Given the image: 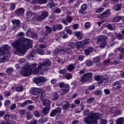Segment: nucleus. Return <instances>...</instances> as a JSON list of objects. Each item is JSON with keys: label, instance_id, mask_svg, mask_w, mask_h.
Segmentation results:
<instances>
[{"label": "nucleus", "instance_id": "obj_1", "mask_svg": "<svg viewBox=\"0 0 124 124\" xmlns=\"http://www.w3.org/2000/svg\"><path fill=\"white\" fill-rule=\"evenodd\" d=\"M32 41L30 39L24 38L22 40L21 39H18L16 41L11 44L13 46L14 50L16 52L25 54L26 49L32 48Z\"/></svg>", "mask_w": 124, "mask_h": 124}, {"label": "nucleus", "instance_id": "obj_2", "mask_svg": "<svg viewBox=\"0 0 124 124\" xmlns=\"http://www.w3.org/2000/svg\"><path fill=\"white\" fill-rule=\"evenodd\" d=\"M10 46L5 45L0 48V62H6L9 60Z\"/></svg>", "mask_w": 124, "mask_h": 124}, {"label": "nucleus", "instance_id": "obj_3", "mask_svg": "<svg viewBox=\"0 0 124 124\" xmlns=\"http://www.w3.org/2000/svg\"><path fill=\"white\" fill-rule=\"evenodd\" d=\"M102 117V114L95 112L92 115H89L84 119V123L88 124H96L98 119Z\"/></svg>", "mask_w": 124, "mask_h": 124}, {"label": "nucleus", "instance_id": "obj_4", "mask_svg": "<svg viewBox=\"0 0 124 124\" xmlns=\"http://www.w3.org/2000/svg\"><path fill=\"white\" fill-rule=\"evenodd\" d=\"M46 69V66H45L44 63L40 62L38 64V67L32 71V73L33 74H36V75L44 74Z\"/></svg>", "mask_w": 124, "mask_h": 124}, {"label": "nucleus", "instance_id": "obj_5", "mask_svg": "<svg viewBox=\"0 0 124 124\" xmlns=\"http://www.w3.org/2000/svg\"><path fill=\"white\" fill-rule=\"evenodd\" d=\"M107 36L105 35H101L98 38L97 44H99L101 48H104L107 45Z\"/></svg>", "mask_w": 124, "mask_h": 124}, {"label": "nucleus", "instance_id": "obj_6", "mask_svg": "<svg viewBox=\"0 0 124 124\" xmlns=\"http://www.w3.org/2000/svg\"><path fill=\"white\" fill-rule=\"evenodd\" d=\"M46 81H47V79L44 77H38V78L33 79V82H34L37 86H43Z\"/></svg>", "mask_w": 124, "mask_h": 124}, {"label": "nucleus", "instance_id": "obj_7", "mask_svg": "<svg viewBox=\"0 0 124 124\" xmlns=\"http://www.w3.org/2000/svg\"><path fill=\"white\" fill-rule=\"evenodd\" d=\"M93 78V74L91 73H87L83 75L81 78V82L84 83V82H90Z\"/></svg>", "mask_w": 124, "mask_h": 124}, {"label": "nucleus", "instance_id": "obj_8", "mask_svg": "<svg viewBox=\"0 0 124 124\" xmlns=\"http://www.w3.org/2000/svg\"><path fill=\"white\" fill-rule=\"evenodd\" d=\"M27 18L28 22H33L36 19V15L34 13L29 12L27 15Z\"/></svg>", "mask_w": 124, "mask_h": 124}, {"label": "nucleus", "instance_id": "obj_9", "mask_svg": "<svg viewBox=\"0 0 124 124\" xmlns=\"http://www.w3.org/2000/svg\"><path fill=\"white\" fill-rule=\"evenodd\" d=\"M21 74L22 76L24 77H28V76H31V70L28 69H24L21 72Z\"/></svg>", "mask_w": 124, "mask_h": 124}, {"label": "nucleus", "instance_id": "obj_10", "mask_svg": "<svg viewBox=\"0 0 124 124\" xmlns=\"http://www.w3.org/2000/svg\"><path fill=\"white\" fill-rule=\"evenodd\" d=\"M60 113H62V108L58 107L51 111L50 116V117H55L57 115V114H60Z\"/></svg>", "mask_w": 124, "mask_h": 124}, {"label": "nucleus", "instance_id": "obj_11", "mask_svg": "<svg viewBox=\"0 0 124 124\" xmlns=\"http://www.w3.org/2000/svg\"><path fill=\"white\" fill-rule=\"evenodd\" d=\"M70 106V103L67 101H64L62 102V109L64 112H66Z\"/></svg>", "mask_w": 124, "mask_h": 124}, {"label": "nucleus", "instance_id": "obj_12", "mask_svg": "<svg viewBox=\"0 0 124 124\" xmlns=\"http://www.w3.org/2000/svg\"><path fill=\"white\" fill-rule=\"evenodd\" d=\"M71 52V48L69 47H65L63 49H60L59 51V54H61L62 55H67V54H69Z\"/></svg>", "mask_w": 124, "mask_h": 124}, {"label": "nucleus", "instance_id": "obj_13", "mask_svg": "<svg viewBox=\"0 0 124 124\" xmlns=\"http://www.w3.org/2000/svg\"><path fill=\"white\" fill-rule=\"evenodd\" d=\"M42 92V89H39V88H32L30 90V93L31 94H33L34 95H37L38 93Z\"/></svg>", "mask_w": 124, "mask_h": 124}, {"label": "nucleus", "instance_id": "obj_14", "mask_svg": "<svg viewBox=\"0 0 124 124\" xmlns=\"http://www.w3.org/2000/svg\"><path fill=\"white\" fill-rule=\"evenodd\" d=\"M12 23L14 25V28L15 29H19L20 26L21 25V21L19 19H13L12 20Z\"/></svg>", "mask_w": 124, "mask_h": 124}, {"label": "nucleus", "instance_id": "obj_15", "mask_svg": "<svg viewBox=\"0 0 124 124\" xmlns=\"http://www.w3.org/2000/svg\"><path fill=\"white\" fill-rule=\"evenodd\" d=\"M111 15L110 10H107L104 11L101 15H100V18L103 19V18H106V17H109Z\"/></svg>", "mask_w": 124, "mask_h": 124}, {"label": "nucleus", "instance_id": "obj_16", "mask_svg": "<svg viewBox=\"0 0 124 124\" xmlns=\"http://www.w3.org/2000/svg\"><path fill=\"white\" fill-rule=\"evenodd\" d=\"M113 87H115V90L117 91L122 89V84L120 81H116L112 84Z\"/></svg>", "mask_w": 124, "mask_h": 124}, {"label": "nucleus", "instance_id": "obj_17", "mask_svg": "<svg viewBox=\"0 0 124 124\" xmlns=\"http://www.w3.org/2000/svg\"><path fill=\"white\" fill-rule=\"evenodd\" d=\"M45 29H46V31L45 32V34L46 36H47V34L51 33L52 31H53V29H52V27L49 26H46Z\"/></svg>", "mask_w": 124, "mask_h": 124}, {"label": "nucleus", "instance_id": "obj_18", "mask_svg": "<svg viewBox=\"0 0 124 124\" xmlns=\"http://www.w3.org/2000/svg\"><path fill=\"white\" fill-rule=\"evenodd\" d=\"M113 22H120V21L124 22V16H115L113 18Z\"/></svg>", "mask_w": 124, "mask_h": 124}, {"label": "nucleus", "instance_id": "obj_19", "mask_svg": "<svg viewBox=\"0 0 124 124\" xmlns=\"http://www.w3.org/2000/svg\"><path fill=\"white\" fill-rule=\"evenodd\" d=\"M70 91V86L68 84L65 85L62 90V93L63 94H66L68 93V92Z\"/></svg>", "mask_w": 124, "mask_h": 124}, {"label": "nucleus", "instance_id": "obj_20", "mask_svg": "<svg viewBox=\"0 0 124 124\" xmlns=\"http://www.w3.org/2000/svg\"><path fill=\"white\" fill-rule=\"evenodd\" d=\"M93 51V47H90L84 49V53L86 56H89Z\"/></svg>", "mask_w": 124, "mask_h": 124}, {"label": "nucleus", "instance_id": "obj_21", "mask_svg": "<svg viewBox=\"0 0 124 124\" xmlns=\"http://www.w3.org/2000/svg\"><path fill=\"white\" fill-rule=\"evenodd\" d=\"M43 114L44 116L48 115L49 112H50V107H44L42 108Z\"/></svg>", "mask_w": 124, "mask_h": 124}, {"label": "nucleus", "instance_id": "obj_22", "mask_svg": "<svg viewBox=\"0 0 124 124\" xmlns=\"http://www.w3.org/2000/svg\"><path fill=\"white\" fill-rule=\"evenodd\" d=\"M83 116L86 117V116L89 117V116H92L93 114V111H90L89 109H85L83 112Z\"/></svg>", "mask_w": 124, "mask_h": 124}, {"label": "nucleus", "instance_id": "obj_23", "mask_svg": "<svg viewBox=\"0 0 124 124\" xmlns=\"http://www.w3.org/2000/svg\"><path fill=\"white\" fill-rule=\"evenodd\" d=\"M43 106H46V107H49L51 104V101L48 99L44 100L43 101Z\"/></svg>", "mask_w": 124, "mask_h": 124}, {"label": "nucleus", "instance_id": "obj_24", "mask_svg": "<svg viewBox=\"0 0 124 124\" xmlns=\"http://www.w3.org/2000/svg\"><path fill=\"white\" fill-rule=\"evenodd\" d=\"M51 98L52 100H58V99L60 98V95H59L57 93H52Z\"/></svg>", "mask_w": 124, "mask_h": 124}, {"label": "nucleus", "instance_id": "obj_25", "mask_svg": "<svg viewBox=\"0 0 124 124\" xmlns=\"http://www.w3.org/2000/svg\"><path fill=\"white\" fill-rule=\"evenodd\" d=\"M25 36V33H23V32H19L18 33L16 37L17 39H21V40H23L25 38H24Z\"/></svg>", "mask_w": 124, "mask_h": 124}, {"label": "nucleus", "instance_id": "obj_26", "mask_svg": "<svg viewBox=\"0 0 124 124\" xmlns=\"http://www.w3.org/2000/svg\"><path fill=\"white\" fill-rule=\"evenodd\" d=\"M75 35L76 36H77L78 39H79V40H81L82 38H83V37L84 35L81 33V32L80 31H77L75 32Z\"/></svg>", "mask_w": 124, "mask_h": 124}, {"label": "nucleus", "instance_id": "obj_27", "mask_svg": "<svg viewBox=\"0 0 124 124\" xmlns=\"http://www.w3.org/2000/svg\"><path fill=\"white\" fill-rule=\"evenodd\" d=\"M59 35L61 37H62L63 39H65V38H68V34L65 33L64 31H62L59 32Z\"/></svg>", "mask_w": 124, "mask_h": 124}, {"label": "nucleus", "instance_id": "obj_28", "mask_svg": "<svg viewBox=\"0 0 124 124\" xmlns=\"http://www.w3.org/2000/svg\"><path fill=\"white\" fill-rule=\"evenodd\" d=\"M54 6H56V4L54 2V1L52 0H49L48 1V4L47 5V7L52 8V7H54Z\"/></svg>", "mask_w": 124, "mask_h": 124}, {"label": "nucleus", "instance_id": "obj_29", "mask_svg": "<svg viewBox=\"0 0 124 124\" xmlns=\"http://www.w3.org/2000/svg\"><path fill=\"white\" fill-rule=\"evenodd\" d=\"M25 12V10L23 8H19L16 11V14L17 16H20L22 15Z\"/></svg>", "mask_w": 124, "mask_h": 124}, {"label": "nucleus", "instance_id": "obj_30", "mask_svg": "<svg viewBox=\"0 0 124 124\" xmlns=\"http://www.w3.org/2000/svg\"><path fill=\"white\" fill-rule=\"evenodd\" d=\"M84 45L83 44H82V42H78L76 43V47L77 49H78V50H80L81 48H83L84 47Z\"/></svg>", "mask_w": 124, "mask_h": 124}, {"label": "nucleus", "instance_id": "obj_31", "mask_svg": "<svg viewBox=\"0 0 124 124\" xmlns=\"http://www.w3.org/2000/svg\"><path fill=\"white\" fill-rule=\"evenodd\" d=\"M116 124H124V119L123 117H120L117 119L116 121Z\"/></svg>", "mask_w": 124, "mask_h": 124}, {"label": "nucleus", "instance_id": "obj_32", "mask_svg": "<svg viewBox=\"0 0 124 124\" xmlns=\"http://www.w3.org/2000/svg\"><path fill=\"white\" fill-rule=\"evenodd\" d=\"M43 63L46 67L50 66V65L52 64V62L49 60H46Z\"/></svg>", "mask_w": 124, "mask_h": 124}, {"label": "nucleus", "instance_id": "obj_33", "mask_svg": "<svg viewBox=\"0 0 124 124\" xmlns=\"http://www.w3.org/2000/svg\"><path fill=\"white\" fill-rule=\"evenodd\" d=\"M37 66V64L36 63H34L33 64H32L30 66L29 69H31L32 72V69H33V71L36 68L35 67H36Z\"/></svg>", "mask_w": 124, "mask_h": 124}, {"label": "nucleus", "instance_id": "obj_34", "mask_svg": "<svg viewBox=\"0 0 124 124\" xmlns=\"http://www.w3.org/2000/svg\"><path fill=\"white\" fill-rule=\"evenodd\" d=\"M75 69V66L73 64H70L67 67V70L68 71H73Z\"/></svg>", "mask_w": 124, "mask_h": 124}, {"label": "nucleus", "instance_id": "obj_35", "mask_svg": "<svg viewBox=\"0 0 124 124\" xmlns=\"http://www.w3.org/2000/svg\"><path fill=\"white\" fill-rule=\"evenodd\" d=\"M122 8V4H118L114 6V9L115 11H119V10H121Z\"/></svg>", "mask_w": 124, "mask_h": 124}, {"label": "nucleus", "instance_id": "obj_36", "mask_svg": "<svg viewBox=\"0 0 124 124\" xmlns=\"http://www.w3.org/2000/svg\"><path fill=\"white\" fill-rule=\"evenodd\" d=\"M37 53L39 54V55H44V50H43L41 47H38L37 49Z\"/></svg>", "mask_w": 124, "mask_h": 124}, {"label": "nucleus", "instance_id": "obj_37", "mask_svg": "<svg viewBox=\"0 0 124 124\" xmlns=\"http://www.w3.org/2000/svg\"><path fill=\"white\" fill-rule=\"evenodd\" d=\"M72 74L67 73L64 77L67 80H70V79H72Z\"/></svg>", "mask_w": 124, "mask_h": 124}, {"label": "nucleus", "instance_id": "obj_38", "mask_svg": "<svg viewBox=\"0 0 124 124\" xmlns=\"http://www.w3.org/2000/svg\"><path fill=\"white\" fill-rule=\"evenodd\" d=\"M14 71L13 70V68L12 67H8L6 70V73H8V74H11L13 72H14Z\"/></svg>", "mask_w": 124, "mask_h": 124}, {"label": "nucleus", "instance_id": "obj_39", "mask_svg": "<svg viewBox=\"0 0 124 124\" xmlns=\"http://www.w3.org/2000/svg\"><path fill=\"white\" fill-rule=\"evenodd\" d=\"M85 63L87 66H92L93 64V62L90 60H86Z\"/></svg>", "mask_w": 124, "mask_h": 124}, {"label": "nucleus", "instance_id": "obj_40", "mask_svg": "<svg viewBox=\"0 0 124 124\" xmlns=\"http://www.w3.org/2000/svg\"><path fill=\"white\" fill-rule=\"evenodd\" d=\"M66 20L68 23H71V22L73 21V18H72L70 16H66Z\"/></svg>", "mask_w": 124, "mask_h": 124}, {"label": "nucleus", "instance_id": "obj_41", "mask_svg": "<svg viewBox=\"0 0 124 124\" xmlns=\"http://www.w3.org/2000/svg\"><path fill=\"white\" fill-rule=\"evenodd\" d=\"M107 28L109 31H114L115 30V27H113L111 24H108L107 25Z\"/></svg>", "mask_w": 124, "mask_h": 124}, {"label": "nucleus", "instance_id": "obj_42", "mask_svg": "<svg viewBox=\"0 0 124 124\" xmlns=\"http://www.w3.org/2000/svg\"><path fill=\"white\" fill-rule=\"evenodd\" d=\"M111 60H110V59L103 61V63L105 64H106V65H109V64H111Z\"/></svg>", "mask_w": 124, "mask_h": 124}, {"label": "nucleus", "instance_id": "obj_43", "mask_svg": "<svg viewBox=\"0 0 124 124\" xmlns=\"http://www.w3.org/2000/svg\"><path fill=\"white\" fill-rule=\"evenodd\" d=\"M41 15L46 18V17H48V12L46 11H43L42 12Z\"/></svg>", "mask_w": 124, "mask_h": 124}, {"label": "nucleus", "instance_id": "obj_44", "mask_svg": "<svg viewBox=\"0 0 124 124\" xmlns=\"http://www.w3.org/2000/svg\"><path fill=\"white\" fill-rule=\"evenodd\" d=\"M16 4L15 3H12L10 5V10H11V11L14 10V9H15V8L16 7Z\"/></svg>", "mask_w": 124, "mask_h": 124}, {"label": "nucleus", "instance_id": "obj_45", "mask_svg": "<svg viewBox=\"0 0 124 124\" xmlns=\"http://www.w3.org/2000/svg\"><path fill=\"white\" fill-rule=\"evenodd\" d=\"M116 38L118 40H122V39H123V38H124V35H123V34H122L118 33L116 35Z\"/></svg>", "mask_w": 124, "mask_h": 124}, {"label": "nucleus", "instance_id": "obj_46", "mask_svg": "<svg viewBox=\"0 0 124 124\" xmlns=\"http://www.w3.org/2000/svg\"><path fill=\"white\" fill-rule=\"evenodd\" d=\"M37 19L38 21H39V22H42V21H43V20H45V17L40 15L39 16L37 17Z\"/></svg>", "mask_w": 124, "mask_h": 124}, {"label": "nucleus", "instance_id": "obj_47", "mask_svg": "<svg viewBox=\"0 0 124 124\" xmlns=\"http://www.w3.org/2000/svg\"><path fill=\"white\" fill-rule=\"evenodd\" d=\"M48 0H38V3L39 4H44L47 3Z\"/></svg>", "mask_w": 124, "mask_h": 124}, {"label": "nucleus", "instance_id": "obj_48", "mask_svg": "<svg viewBox=\"0 0 124 124\" xmlns=\"http://www.w3.org/2000/svg\"><path fill=\"white\" fill-rule=\"evenodd\" d=\"M30 55L31 56V57H33L34 58H35L36 57V51L35 50H32L30 54Z\"/></svg>", "mask_w": 124, "mask_h": 124}, {"label": "nucleus", "instance_id": "obj_49", "mask_svg": "<svg viewBox=\"0 0 124 124\" xmlns=\"http://www.w3.org/2000/svg\"><path fill=\"white\" fill-rule=\"evenodd\" d=\"M23 90H24V87L22 86H17L16 88V92H22Z\"/></svg>", "mask_w": 124, "mask_h": 124}, {"label": "nucleus", "instance_id": "obj_50", "mask_svg": "<svg viewBox=\"0 0 124 124\" xmlns=\"http://www.w3.org/2000/svg\"><path fill=\"white\" fill-rule=\"evenodd\" d=\"M78 13L79 14H83L85 15V14H87V12H86L85 10H83L82 8H81L78 10Z\"/></svg>", "mask_w": 124, "mask_h": 124}, {"label": "nucleus", "instance_id": "obj_51", "mask_svg": "<svg viewBox=\"0 0 124 124\" xmlns=\"http://www.w3.org/2000/svg\"><path fill=\"white\" fill-rule=\"evenodd\" d=\"M95 95H99V94H102V91L101 90H96L94 92Z\"/></svg>", "mask_w": 124, "mask_h": 124}, {"label": "nucleus", "instance_id": "obj_52", "mask_svg": "<svg viewBox=\"0 0 124 124\" xmlns=\"http://www.w3.org/2000/svg\"><path fill=\"white\" fill-rule=\"evenodd\" d=\"M69 46L72 49H74L76 47V44L75 43H70L69 44Z\"/></svg>", "mask_w": 124, "mask_h": 124}, {"label": "nucleus", "instance_id": "obj_53", "mask_svg": "<svg viewBox=\"0 0 124 124\" xmlns=\"http://www.w3.org/2000/svg\"><path fill=\"white\" fill-rule=\"evenodd\" d=\"M91 42V39H86L84 40L83 41V44L84 45H87V44H89Z\"/></svg>", "mask_w": 124, "mask_h": 124}, {"label": "nucleus", "instance_id": "obj_54", "mask_svg": "<svg viewBox=\"0 0 124 124\" xmlns=\"http://www.w3.org/2000/svg\"><path fill=\"white\" fill-rule=\"evenodd\" d=\"M91 26H92V24L90 22H86L84 24V28L85 29H89V28H91Z\"/></svg>", "mask_w": 124, "mask_h": 124}, {"label": "nucleus", "instance_id": "obj_55", "mask_svg": "<svg viewBox=\"0 0 124 124\" xmlns=\"http://www.w3.org/2000/svg\"><path fill=\"white\" fill-rule=\"evenodd\" d=\"M94 100V97H90L87 99V102L88 104H91Z\"/></svg>", "mask_w": 124, "mask_h": 124}, {"label": "nucleus", "instance_id": "obj_56", "mask_svg": "<svg viewBox=\"0 0 124 124\" xmlns=\"http://www.w3.org/2000/svg\"><path fill=\"white\" fill-rule=\"evenodd\" d=\"M61 12H62V10H61V9L59 8L55 9L53 11V13H57V14H59V13H61Z\"/></svg>", "mask_w": 124, "mask_h": 124}, {"label": "nucleus", "instance_id": "obj_57", "mask_svg": "<svg viewBox=\"0 0 124 124\" xmlns=\"http://www.w3.org/2000/svg\"><path fill=\"white\" fill-rule=\"evenodd\" d=\"M100 61V58L97 56L93 59V61L94 62H98Z\"/></svg>", "mask_w": 124, "mask_h": 124}, {"label": "nucleus", "instance_id": "obj_58", "mask_svg": "<svg viewBox=\"0 0 124 124\" xmlns=\"http://www.w3.org/2000/svg\"><path fill=\"white\" fill-rule=\"evenodd\" d=\"M4 104L5 107H9L10 106V101L9 100H6Z\"/></svg>", "mask_w": 124, "mask_h": 124}, {"label": "nucleus", "instance_id": "obj_59", "mask_svg": "<svg viewBox=\"0 0 124 124\" xmlns=\"http://www.w3.org/2000/svg\"><path fill=\"white\" fill-rule=\"evenodd\" d=\"M66 85H67V84H65V83H64V82H61L59 83V86L61 88H64L65 86H66Z\"/></svg>", "mask_w": 124, "mask_h": 124}, {"label": "nucleus", "instance_id": "obj_60", "mask_svg": "<svg viewBox=\"0 0 124 124\" xmlns=\"http://www.w3.org/2000/svg\"><path fill=\"white\" fill-rule=\"evenodd\" d=\"M58 73H59V74H62L63 75L66 73V72L65 71V69H62L59 70Z\"/></svg>", "mask_w": 124, "mask_h": 124}, {"label": "nucleus", "instance_id": "obj_61", "mask_svg": "<svg viewBox=\"0 0 124 124\" xmlns=\"http://www.w3.org/2000/svg\"><path fill=\"white\" fill-rule=\"evenodd\" d=\"M81 8L83 10H87V9L88 8V5H87L86 4H83L81 6Z\"/></svg>", "mask_w": 124, "mask_h": 124}, {"label": "nucleus", "instance_id": "obj_62", "mask_svg": "<svg viewBox=\"0 0 124 124\" xmlns=\"http://www.w3.org/2000/svg\"><path fill=\"white\" fill-rule=\"evenodd\" d=\"M116 110H118V108H112L110 109V111L111 113H116Z\"/></svg>", "mask_w": 124, "mask_h": 124}, {"label": "nucleus", "instance_id": "obj_63", "mask_svg": "<svg viewBox=\"0 0 124 124\" xmlns=\"http://www.w3.org/2000/svg\"><path fill=\"white\" fill-rule=\"evenodd\" d=\"M4 120H10V115L8 114H6L4 116Z\"/></svg>", "mask_w": 124, "mask_h": 124}, {"label": "nucleus", "instance_id": "obj_64", "mask_svg": "<svg viewBox=\"0 0 124 124\" xmlns=\"http://www.w3.org/2000/svg\"><path fill=\"white\" fill-rule=\"evenodd\" d=\"M100 122L101 124H107L108 121L105 119H101Z\"/></svg>", "mask_w": 124, "mask_h": 124}]
</instances>
